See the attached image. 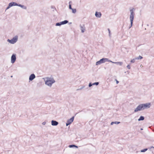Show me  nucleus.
<instances>
[{
  "label": "nucleus",
  "instance_id": "c756f323",
  "mask_svg": "<svg viewBox=\"0 0 154 154\" xmlns=\"http://www.w3.org/2000/svg\"><path fill=\"white\" fill-rule=\"evenodd\" d=\"M92 84H91V83H90L89 84V87H91L92 85Z\"/></svg>",
  "mask_w": 154,
  "mask_h": 154
},
{
  "label": "nucleus",
  "instance_id": "20e7f679",
  "mask_svg": "<svg viewBox=\"0 0 154 154\" xmlns=\"http://www.w3.org/2000/svg\"><path fill=\"white\" fill-rule=\"evenodd\" d=\"M18 37L17 36H15L12 39L10 40L8 39L7 40V41L10 43L11 44H14L18 40Z\"/></svg>",
  "mask_w": 154,
  "mask_h": 154
},
{
  "label": "nucleus",
  "instance_id": "a211bd4d",
  "mask_svg": "<svg viewBox=\"0 0 154 154\" xmlns=\"http://www.w3.org/2000/svg\"><path fill=\"white\" fill-rule=\"evenodd\" d=\"M144 119V117L143 116H140L139 119H138V121H140L141 120H143Z\"/></svg>",
  "mask_w": 154,
  "mask_h": 154
},
{
  "label": "nucleus",
  "instance_id": "39448f33",
  "mask_svg": "<svg viewBox=\"0 0 154 154\" xmlns=\"http://www.w3.org/2000/svg\"><path fill=\"white\" fill-rule=\"evenodd\" d=\"M68 22V21L67 20H65L64 21L60 22L59 23H57L56 24V26H60L62 25L65 24H66Z\"/></svg>",
  "mask_w": 154,
  "mask_h": 154
},
{
  "label": "nucleus",
  "instance_id": "72a5a7b5",
  "mask_svg": "<svg viewBox=\"0 0 154 154\" xmlns=\"http://www.w3.org/2000/svg\"><path fill=\"white\" fill-rule=\"evenodd\" d=\"M151 148H154V147H153V146H152V147H151Z\"/></svg>",
  "mask_w": 154,
  "mask_h": 154
},
{
  "label": "nucleus",
  "instance_id": "6ab92c4d",
  "mask_svg": "<svg viewBox=\"0 0 154 154\" xmlns=\"http://www.w3.org/2000/svg\"><path fill=\"white\" fill-rule=\"evenodd\" d=\"M69 147L70 148H72V147H75L76 148H78V146L75 145H69Z\"/></svg>",
  "mask_w": 154,
  "mask_h": 154
},
{
  "label": "nucleus",
  "instance_id": "f03ea898",
  "mask_svg": "<svg viewBox=\"0 0 154 154\" xmlns=\"http://www.w3.org/2000/svg\"><path fill=\"white\" fill-rule=\"evenodd\" d=\"M43 79L45 82V84L50 87H51L52 85L55 82L54 79L52 78L47 77Z\"/></svg>",
  "mask_w": 154,
  "mask_h": 154
},
{
  "label": "nucleus",
  "instance_id": "0eeeda50",
  "mask_svg": "<svg viewBox=\"0 0 154 154\" xmlns=\"http://www.w3.org/2000/svg\"><path fill=\"white\" fill-rule=\"evenodd\" d=\"M74 119V117H73L70 119H68L67 122L66 124V126H67L69 125L73 121Z\"/></svg>",
  "mask_w": 154,
  "mask_h": 154
},
{
  "label": "nucleus",
  "instance_id": "aec40b11",
  "mask_svg": "<svg viewBox=\"0 0 154 154\" xmlns=\"http://www.w3.org/2000/svg\"><path fill=\"white\" fill-rule=\"evenodd\" d=\"M143 57L140 56L139 57H135V59H136V60H139V59H143Z\"/></svg>",
  "mask_w": 154,
  "mask_h": 154
},
{
  "label": "nucleus",
  "instance_id": "dca6fc26",
  "mask_svg": "<svg viewBox=\"0 0 154 154\" xmlns=\"http://www.w3.org/2000/svg\"><path fill=\"white\" fill-rule=\"evenodd\" d=\"M120 123V122H111V125H112L113 124L117 125Z\"/></svg>",
  "mask_w": 154,
  "mask_h": 154
},
{
  "label": "nucleus",
  "instance_id": "7ed1b4c3",
  "mask_svg": "<svg viewBox=\"0 0 154 154\" xmlns=\"http://www.w3.org/2000/svg\"><path fill=\"white\" fill-rule=\"evenodd\" d=\"M134 9L133 8L130 9V19L131 22V26L129 29L133 25V22L135 16Z\"/></svg>",
  "mask_w": 154,
  "mask_h": 154
},
{
  "label": "nucleus",
  "instance_id": "bb28decb",
  "mask_svg": "<svg viewBox=\"0 0 154 154\" xmlns=\"http://www.w3.org/2000/svg\"><path fill=\"white\" fill-rule=\"evenodd\" d=\"M46 122L45 121H44V122H43L42 123V124L43 125H45L46 124Z\"/></svg>",
  "mask_w": 154,
  "mask_h": 154
},
{
  "label": "nucleus",
  "instance_id": "9b49d317",
  "mask_svg": "<svg viewBox=\"0 0 154 154\" xmlns=\"http://www.w3.org/2000/svg\"><path fill=\"white\" fill-rule=\"evenodd\" d=\"M101 60H102V62L103 63H104L106 62V61H108V62H112V61L109 60L107 58H102V59H101Z\"/></svg>",
  "mask_w": 154,
  "mask_h": 154
},
{
  "label": "nucleus",
  "instance_id": "2f4dec72",
  "mask_svg": "<svg viewBox=\"0 0 154 154\" xmlns=\"http://www.w3.org/2000/svg\"><path fill=\"white\" fill-rule=\"evenodd\" d=\"M115 80H116V83L117 84H118V83H119V81H118V80H117L116 79H115Z\"/></svg>",
  "mask_w": 154,
  "mask_h": 154
},
{
  "label": "nucleus",
  "instance_id": "f257e3e1",
  "mask_svg": "<svg viewBox=\"0 0 154 154\" xmlns=\"http://www.w3.org/2000/svg\"><path fill=\"white\" fill-rule=\"evenodd\" d=\"M151 104L150 103L140 104L134 109V112H136L139 111L148 109L151 107Z\"/></svg>",
  "mask_w": 154,
  "mask_h": 154
},
{
  "label": "nucleus",
  "instance_id": "7c9ffc66",
  "mask_svg": "<svg viewBox=\"0 0 154 154\" xmlns=\"http://www.w3.org/2000/svg\"><path fill=\"white\" fill-rule=\"evenodd\" d=\"M11 7H9V4L8 6L7 7V8L6 9V10L10 8Z\"/></svg>",
  "mask_w": 154,
  "mask_h": 154
},
{
  "label": "nucleus",
  "instance_id": "ddd939ff",
  "mask_svg": "<svg viewBox=\"0 0 154 154\" xmlns=\"http://www.w3.org/2000/svg\"><path fill=\"white\" fill-rule=\"evenodd\" d=\"M95 15L97 17H100L101 16V14L100 12H96L95 14Z\"/></svg>",
  "mask_w": 154,
  "mask_h": 154
},
{
  "label": "nucleus",
  "instance_id": "f8f14e48",
  "mask_svg": "<svg viewBox=\"0 0 154 154\" xmlns=\"http://www.w3.org/2000/svg\"><path fill=\"white\" fill-rule=\"evenodd\" d=\"M9 7H12V6H17V4L16 2H11L9 4Z\"/></svg>",
  "mask_w": 154,
  "mask_h": 154
},
{
  "label": "nucleus",
  "instance_id": "9d476101",
  "mask_svg": "<svg viewBox=\"0 0 154 154\" xmlns=\"http://www.w3.org/2000/svg\"><path fill=\"white\" fill-rule=\"evenodd\" d=\"M80 27L81 29L82 32V33H83L85 30V27L84 25H80Z\"/></svg>",
  "mask_w": 154,
  "mask_h": 154
},
{
  "label": "nucleus",
  "instance_id": "393cba45",
  "mask_svg": "<svg viewBox=\"0 0 154 154\" xmlns=\"http://www.w3.org/2000/svg\"><path fill=\"white\" fill-rule=\"evenodd\" d=\"M17 6H19L20 7H21L22 8H23L24 6L23 5H22L20 4H17Z\"/></svg>",
  "mask_w": 154,
  "mask_h": 154
},
{
  "label": "nucleus",
  "instance_id": "4be33fe9",
  "mask_svg": "<svg viewBox=\"0 0 154 154\" xmlns=\"http://www.w3.org/2000/svg\"><path fill=\"white\" fill-rule=\"evenodd\" d=\"M136 60V59H135V58L133 59L132 60H131L130 61V62L131 63H134L135 62V60Z\"/></svg>",
  "mask_w": 154,
  "mask_h": 154
},
{
  "label": "nucleus",
  "instance_id": "4468645a",
  "mask_svg": "<svg viewBox=\"0 0 154 154\" xmlns=\"http://www.w3.org/2000/svg\"><path fill=\"white\" fill-rule=\"evenodd\" d=\"M111 63H116L117 64L119 65L120 66H121L123 64V63L121 62H113L112 61V62H111Z\"/></svg>",
  "mask_w": 154,
  "mask_h": 154
},
{
  "label": "nucleus",
  "instance_id": "412c9836",
  "mask_svg": "<svg viewBox=\"0 0 154 154\" xmlns=\"http://www.w3.org/2000/svg\"><path fill=\"white\" fill-rule=\"evenodd\" d=\"M72 11V12L73 14H75L76 11V10L75 9H71Z\"/></svg>",
  "mask_w": 154,
  "mask_h": 154
},
{
  "label": "nucleus",
  "instance_id": "5701e85b",
  "mask_svg": "<svg viewBox=\"0 0 154 154\" xmlns=\"http://www.w3.org/2000/svg\"><path fill=\"white\" fill-rule=\"evenodd\" d=\"M148 149H143V150H142L140 151V152H145V151H147V150Z\"/></svg>",
  "mask_w": 154,
  "mask_h": 154
},
{
  "label": "nucleus",
  "instance_id": "b1692460",
  "mask_svg": "<svg viewBox=\"0 0 154 154\" xmlns=\"http://www.w3.org/2000/svg\"><path fill=\"white\" fill-rule=\"evenodd\" d=\"M99 84V83L98 82H96L94 83L93 84H92V85H97Z\"/></svg>",
  "mask_w": 154,
  "mask_h": 154
},
{
  "label": "nucleus",
  "instance_id": "2eb2a0df",
  "mask_svg": "<svg viewBox=\"0 0 154 154\" xmlns=\"http://www.w3.org/2000/svg\"><path fill=\"white\" fill-rule=\"evenodd\" d=\"M102 60H101L100 59L99 61L97 62L96 63V65H98L103 63L102 62Z\"/></svg>",
  "mask_w": 154,
  "mask_h": 154
},
{
  "label": "nucleus",
  "instance_id": "1a4fd4ad",
  "mask_svg": "<svg viewBox=\"0 0 154 154\" xmlns=\"http://www.w3.org/2000/svg\"><path fill=\"white\" fill-rule=\"evenodd\" d=\"M51 125L53 126H57L58 124V122L56 121L52 120L51 121Z\"/></svg>",
  "mask_w": 154,
  "mask_h": 154
},
{
  "label": "nucleus",
  "instance_id": "6e6552de",
  "mask_svg": "<svg viewBox=\"0 0 154 154\" xmlns=\"http://www.w3.org/2000/svg\"><path fill=\"white\" fill-rule=\"evenodd\" d=\"M35 77V75L34 74H31L29 77V80L30 81H32L33 79H34Z\"/></svg>",
  "mask_w": 154,
  "mask_h": 154
},
{
  "label": "nucleus",
  "instance_id": "f704fd0d",
  "mask_svg": "<svg viewBox=\"0 0 154 154\" xmlns=\"http://www.w3.org/2000/svg\"><path fill=\"white\" fill-rule=\"evenodd\" d=\"M141 130H143V129L141 128Z\"/></svg>",
  "mask_w": 154,
  "mask_h": 154
},
{
  "label": "nucleus",
  "instance_id": "f3484780",
  "mask_svg": "<svg viewBox=\"0 0 154 154\" xmlns=\"http://www.w3.org/2000/svg\"><path fill=\"white\" fill-rule=\"evenodd\" d=\"M85 87V86L84 85L82 86L79 87V88L77 89V91L80 90L82 89Z\"/></svg>",
  "mask_w": 154,
  "mask_h": 154
},
{
  "label": "nucleus",
  "instance_id": "423d86ee",
  "mask_svg": "<svg viewBox=\"0 0 154 154\" xmlns=\"http://www.w3.org/2000/svg\"><path fill=\"white\" fill-rule=\"evenodd\" d=\"M16 54H13L12 55L11 58V62L14 63L16 60Z\"/></svg>",
  "mask_w": 154,
  "mask_h": 154
},
{
  "label": "nucleus",
  "instance_id": "473e14b6",
  "mask_svg": "<svg viewBox=\"0 0 154 154\" xmlns=\"http://www.w3.org/2000/svg\"><path fill=\"white\" fill-rule=\"evenodd\" d=\"M140 66L141 67H143V65H140Z\"/></svg>",
  "mask_w": 154,
  "mask_h": 154
},
{
  "label": "nucleus",
  "instance_id": "a878e982",
  "mask_svg": "<svg viewBox=\"0 0 154 154\" xmlns=\"http://www.w3.org/2000/svg\"><path fill=\"white\" fill-rule=\"evenodd\" d=\"M127 67L128 69H130L131 68V67L130 65H128L127 66Z\"/></svg>",
  "mask_w": 154,
  "mask_h": 154
},
{
  "label": "nucleus",
  "instance_id": "c85d7f7f",
  "mask_svg": "<svg viewBox=\"0 0 154 154\" xmlns=\"http://www.w3.org/2000/svg\"><path fill=\"white\" fill-rule=\"evenodd\" d=\"M108 31H109V36H110V35H111V33H110V29H108Z\"/></svg>",
  "mask_w": 154,
  "mask_h": 154
},
{
  "label": "nucleus",
  "instance_id": "cd10ccee",
  "mask_svg": "<svg viewBox=\"0 0 154 154\" xmlns=\"http://www.w3.org/2000/svg\"><path fill=\"white\" fill-rule=\"evenodd\" d=\"M69 8L71 10L72 9V8L71 7V4H69Z\"/></svg>",
  "mask_w": 154,
  "mask_h": 154
}]
</instances>
